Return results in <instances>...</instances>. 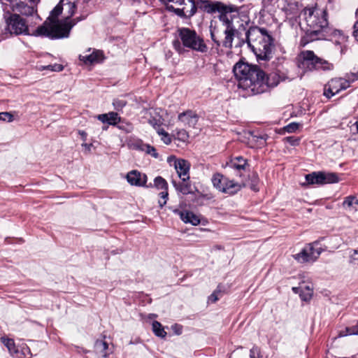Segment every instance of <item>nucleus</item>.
<instances>
[{
	"label": "nucleus",
	"mask_w": 358,
	"mask_h": 358,
	"mask_svg": "<svg viewBox=\"0 0 358 358\" xmlns=\"http://www.w3.org/2000/svg\"><path fill=\"white\" fill-rule=\"evenodd\" d=\"M88 13L78 0H60L43 25L38 27L34 35L61 38L69 36L71 29Z\"/></svg>",
	"instance_id": "1"
},
{
	"label": "nucleus",
	"mask_w": 358,
	"mask_h": 358,
	"mask_svg": "<svg viewBox=\"0 0 358 358\" xmlns=\"http://www.w3.org/2000/svg\"><path fill=\"white\" fill-rule=\"evenodd\" d=\"M300 27L304 31L301 38V44L304 46L315 40H326L329 37L338 38L335 43L341 44L347 40V37L340 31L333 29L329 26L327 12L325 9L317 6L303 8L299 15Z\"/></svg>",
	"instance_id": "2"
},
{
	"label": "nucleus",
	"mask_w": 358,
	"mask_h": 358,
	"mask_svg": "<svg viewBox=\"0 0 358 358\" xmlns=\"http://www.w3.org/2000/svg\"><path fill=\"white\" fill-rule=\"evenodd\" d=\"M233 71L238 80L239 87L248 95L264 93L280 83V77L276 73L266 75L257 66L241 61L234 65Z\"/></svg>",
	"instance_id": "3"
},
{
	"label": "nucleus",
	"mask_w": 358,
	"mask_h": 358,
	"mask_svg": "<svg viewBox=\"0 0 358 358\" xmlns=\"http://www.w3.org/2000/svg\"><path fill=\"white\" fill-rule=\"evenodd\" d=\"M208 11L217 12L220 20L225 27H238L240 30H245L250 23L249 12L245 7L238 8L234 5L215 2L208 5Z\"/></svg>",
	"instance_id": "4"
},
{
	"label": "nucleus",
	"mask_w": 358,
	"mask_h": 358,
	"mask_svg": "<svg viewBox=\"0 0 358 358\" xmlns=\"http://www.w3.org/2000/svg\"><path fill=\"white\" fill-rule=\"evenodd\" d=\"M246 41L258 61H268L272 57L273 40L266 29L250 27L246 32Z\"/></svg>",
	"instance_id": "5"
},
{
	"label": "nucleus",
	"mask_w": 358,
	"mask_h": 358,
	"mask_svg": "<svg viewBox=\"0 0 358 358\" xmlns=\"http://www.w3.org/2000/svg\"><path fill=\"white\" fill-rule=\"evenodd\" d=\"M178 35L184 47L202 53L208 51L203 39L195 31L189 28H180L178 29Z\"/></svg>",
	"instance_id": "6"
},
{
	"label": "nucleus",
	"mask_w": 358,
	"mask_h": 358,
	"mask_svg": "<svg viewBox=\"0 0 358 358\" xmlns=\"http://www.w3.org/2000/svg\"><path fill=\"white\" fill-rule=\"evenodd\" d=\"M299 67L303 71L329 70L331 65L327 61L317 57L311 50L302 51L299 56Z\"/></svg>",
	"instance_id": "7"
},
{
	"label": "nucleus",
	"mask_w": 358,
	"mask_h": 358,
	"mask_svg": "<svg viewBox=\"0 0 358 358\" xmlns=\"http://www.w3.org/2000/svg\"><path fill=\"white\" fill-rule=\"evenodd\" d=\"M20 13H9L5 15L6 30L11 34H29L27 22L20 16Z\"/></svg>",
	"instance_id": "8"
},
{
	"label": "nucleus",
	"mask_w": 358,
	"mask_h": 358,
	"mask_svg": "<svg viewBox=\"0 0 358 358\" xmlns=\"http://www.w3.org/2000/svg\"><path fill=\"white\" fill-rule=\"evenodd\" d=\"M13 12L29 16L36 13V6L40 0H6Z\"/></svg>",
	"instance_id": "9"
},
{
	"label": "nucleus",
	"mask_w": 358,
	"mask_h": 358,
	"mask_svg": "<svg viewBox=\"0 0 358 358\" xmlns=\"http://www.w3.org/2000/svg\"><path fill=\"white\" fill-rule=\"evenodd\" d=\"M317 245V241L306 245L300 252L294 255V258L299 263L315 262L322 252Z\"/></svg>",
	"instance_id": "10"
},
{
	"label": "nucleus",
	"mask_w": 358,
	"mask_h": 358,
	"mask_svg": "<svg viewBox=\"0 0 358 358\" xmlns=\"http://www.w3.org/2000/svg\"><path fill=\"white\" fill-rule=\"evenodd\" d=\"M306 179L309 184H330L336 183L339 181V178L334 173H327L323 171L313 172L306 176Z\"/></svg>",
	"instance_id": "11"
},
{
	"label": "nucleus",
	"mask_w": 358,
	"mask_h": 358,
	"mask_svg": "<svg viewBox=\"0 0 358 358\" xmlns=\"http://www.w3.org/2000/svg\"><path fill=\"white\" fill-rule=\"evenodd\" d=\"M349 87V83L343 78L331 79L324 87V95L327 98H331L334 95L338 94L343 90H345Z\"/></svg>",
	"instance_id": "12"
},
{
	"label": "nucleus",
	"mask_w": 358,
	"mask_h": 358,
	"mask_svg": "<svg viewBox=\"0 0 358 358\" xmlns=\"http://www.w3.org/2000/svg\"><path fill=\"white\" fill-rule=\"evenodd\" d=\"M174 166L178 173V177L182 182L187 181L189 179V163L182 159H176L174 163Z\"/></svg>",
	"instance_id": "13"
},
{
	"label": "nucleus",
	"mask_w": 358,
	"mask_h": 358,
	"mask_svg": "<svg viewBox=\"0 0 358 358\" xmlns=\"http://www.w3.org/2000/svg\"><path fill=\"white\" fill-rule=\"evenodd\" d=\"M91 50L89 49L83 55H80V60L86 64H92L94 63H99L103 59V53L100 50H93L92 52Z\"/></svg>",
	"instance_id": "14"
},
{
	"label": "nucleus",
	"mask_w": 358,
	"mask_h": 358,
	"mask_svg": "<svg viewBox=\"0 0 358 358\" xmlns=\"http://www.w3.org/2000/svg\"><path fill=\"white\" fill-rule=\"evenodd\" d=\"M127 182L135 186H145L147 182V176L138 171H131L127 175Z\"/></svg>",
	"instance_id": "15"
},
{
	"label": "nucleus",
	"mask_w": 358,
	"mask_h": 358,
	"mask_svg": "<svg viewBox=\"0 0 358 358\" xmlns=\"http://www.w3.org/2000/svg\"><path fill=\"white\" fill-rule=\"evenodd\" d=\"M178 214L180 219L185 223H189L194 226H196L200 224V217L192 212L189 211H179Z\"/></svg>",
	"instance_id": "16"
},
{
	"label": "nucleus",
	"mask_w": 358,
	"mask_h": 358,
	"mask_svg": "<svg viewBox=\"0 0 358 358\" xmlns=\"http://www.w3.org/2000/svg\"><path fill=\"white\" fill-rule=\"evenodd\" d=\"M238 27H226L224 31V39L223 41V46L227 48H231L233 45V41Z\"/></svg>",
	"instance_id": "17"
},
{
	"label": "nucleus",
	"mask_w": 358,
	"mask_h": 358,
	"mask_svg": "<svg viewBox=\"0 0 358 358\" xmlns=\"http://www.w3.org/2000/svg\"><path fill=\"white\" fill-rule=\"evenodd\" d=\"M242 188V185L236 182L234 180H231L229 178H227V181L224 184V187L222 188V192L234 194L237 193Z\"/></svg>",
	"instance_id": "18"
},
{
	"label": "nucleus",
	"mask_w": 358,
	"mask_h": 358,
	"mask_svg": "<svg viewBox=\"0 0 358 358\" xmlns=\"http://www.w3.org/2000/svg\"><path fill=\"white\" fill-rule=\"evenodd\" d=\"M97 119L110 125H116L121 120L118 113H102L97 116Z\"/></svg>",
	"instance_id": "19"
},
{
	"label": "nucleus",
	"mask_w": 358,
	"mask_h": 358,
	"mask_svg": "<svg viewBox=\"0 0 358 358\" xmlns=\"http://www.w3.org/2000/svg\"><path fill=\"white\" fill-rule=\"evenodd\" d=\"M108 345L103 340H97L94 343V350L96 354L100 355L102 358H106L109 355L108 352Z\"/></svg>",
	"instance_id": "20"
},
{
	"label": "nucleus",
	"mask_w": 358,
	"mask_h": 358,
	"mask_svg": "<svg viewBox=\"0 0 358 358\" xmlns=\"http://www.w3.org/2000/svg\"><path fill=\"white\" fill-rule=\"evenodd\" d=\"M198 118L199 116L196 113H180L178 115V120L189 127H194L196 124Z\"/></svg>",
	"instance_id": "21"
},
{
	"label": "nucleus",
	"mask_w": 358,
	"mask_h": 358,
	"mask_svg": "<svg viewBox=\"0 0 358 358\" xmlns=\"http://www.w3.org/2000/svg\"><path fill=\"white\" fill-rule=\"evenodd\" d=\"M343 207L350 212H356L358 208V199L355 196H348L345 198Z\"/></svg>",
	"instance_id": "22"
},
{
	"label": "nucleus",
	"mask_w": 358,
	"mask_h": 358,
	"mask_svg": "<svg viewBox=\"0 0 358 358\" xmlns=\"http://www.w3.org/2000/svg\"><path fill=\"white\" fill-rule=\"evenodd\" d=\"M1 341L4 345L7 348L9 353L12 356L18 355L20 350L16 347L15 342L13 339L1 338Z\"/></svg>",
	"instance_id": "23"
},
{
	"label": "nucleus",
	"mask_w": 358,
	"mask_h": 358,
	"mask_svg": "<svg viewBox=\"0 0 358 358\" xmlns=\"http://www.w3.org/2000/svg\"><path fill=\"white\" fill-rule=\"evenodd\" d=\"M226 177L220 173H215L213 176L212 182L213 186L219 191L222 192L224 184L227 181Z\"/></svg>",
	"instance_id": "24"
},
{
	"label": "nucleus",
	"mask_w": 358,
	"mask_h": 358,
	"mask_svg": "<svg viewBox=\"0 0 358 358\" xmlns=\"http://www.w3.org/2000/svg\"><path fill=\"white\" fill-rule=\"evenodd\" d=\"M247 161L242 157H238L231 160L230 166L237 171L245 169Z\"/></svg>",
	"instance_id": "25"
},
{
	"label": "nucleus",
	"mask_w": 358,
	"mask_h": 358,
	"mask_svg": "<svg viewBox=\"0 0 358 358\" xmlns=\"http://www.w3.org/2000/svg\"><path fill=\"white\" fill-rule=\"evenodd\" d=\"M351 335H358V323L350 327H346L338 333L339 337H343Z\"/></svg>",
	"instance_id": "26"
},
{
	"label": "nucleus",
	"mask_w": 358,
	"mask_h": 358,
	"mask_svg": "<svg viewBox=\"0 0 358 358\" xmlns=\"http://www.w3.org/2000/svg\"><path fill=\"white\" fill-rule=\"evenodd\" d=\"M313 288L308 285L302 287L300 292V297L301 300L304 301H309L313 296Z\"/></svg>",
	"instance_id": "27"
},
{
	"label": "nucleus",
	"mask_w": 358,
	"mask_h": 358,
	"mask_svg": "<svg viewBox=\"0 0 358 358\" xmlns=\"http://www.w3.org/2000/svg\"><path fill=\"white\" fill-rule=\"evenodd\" d=\"M152 331L155 334L160 338H165L166 332L164 331L162 325L157 321H155L152 323Z\"/></svg>",
	"instance_id": "28"
},
{
	"label": "nucleus",
	"mask_w": 358,
	"mask_h": 358,
	"mask_svg": "<svg viewBox=\"0 0 358 358\" xmlns=\"http://www.w3.org/2000/svg\"><path fill=\"white\" fill-rule=\"evenodd\" d=\"M173 183L176 189L182 193L183 194H187L192 192L191 185L187 181L183 182L182 183L179 185H177L176 182H173Z\"/></svg>",
	"instance_id": "29"
},
{
	"label": "nucleus",
	"mask_w": 358,
	"mask_h": 358,
	"mask_svg": "<svg viewBox=\"0 0 358 358\" xmlns=\"http://www.w3.org/2000/svg\"><path fill=\"white\" fill-rule=\"evenodd\" d=\"M300 124L297 122H291L284 127L283 128L280 129V134H284L285 133H294L296 131V130L299 129L300 127Z\"/></svg>",
	"instance_id": "30"
},
{
	"label": "nucleus",
	"mask_w": 358,
	"mask_h": 358,
	"mask_svg": "<svg viewBox=\"0 0 358 358\" xmlns=\"http://www.w3.org/2000/svg\"><path fill=\"white\" fill-rule=\"evenodd\" d=\"M154 182L157 188L162 189V191L168 189V184L163 178L158 176L155 179Z\"/></svg>",
	"instance_id": "31"
},
{
	"label": "nucleus",
	"mask_w": 358,
	"mask_h": 358,
	"mask_svg": "<svg viewBox=\"0 0 358 358\" xmlns=\"http://www.w3.org/2000/svg\"><path fill=\"white\" fill-rule=\"evenodd\" d=\"M143 151H144L145 153L150 155L155 158L158 157V153L156 151V149L148 144H145L141 146V148Z\"/></svg>",
	"instance_id": "32"
},
{
	"label": "nucleus",
	"mask_w": 358,
	"mask_h": 358,
	"mask_svg": "<svg viewBox=\"0 0 358 358\" xmlns=\"http://www.w3.org/2000/svg\"><path fill=\"white\" fill-rule=\"evenodd\" d=\"M16 119L17 117L13 113H0V122H11Z\"/></svg>",
	"instance_id": "33"
},
{
	"label": "nucleus",
	"mask_w": 358,
	"mask_h": 358,
	"mask_svg": "<svg viewBox=\"0 0 358 358\" xmlns=\"http://www.w3.org/2000/svg\"><path fill=\"white\" fill-rule=\"evenodd\" d=\"M38 69L40 71L50 70L52 71H60L63 69V67L60 64H55V65L41 66Z\"/></svg>",
	"instance_id": "34"
},
{
	"label": "nucleus",
	"mask_w": 358,
	"mask_h": 358,
	"mask_svg": "<svg viewBox=\"0 0 358 358\" xmlns=\"http://www.w3.org/2000/svg\"><path fill=\"white\" fill-rule=\"evenodd\" d=\"M19 354L20 355L18 356V358H31L32 357L31 350L27 345L22 347Z\"/></svg>",
	"instance_id": "35"
},
{
	"label": "nucleus",
	"mask_w": 358,
	"mask_h": 358,
	"mask_svg": "<svg viewBox=\"0 0 358 358\" xmlns=\"http://www.w3.org/2000/svg\"><path fill=\"white\" fill-rule=\"evenodd\" d=\"M157 133L159 134V135L162 136V141L165 144L168 145V144L171 143V139L169 134L167 132H166L164 129H159L157 130Z\"/></svg>",
	"instance_id": "36"
},
{
	"label": "nucleus",
	"mask_w": 358,
	"mask_h": 358,
	"mask_svg": "<svg viewBox=\"0 0 358 358\" xmlns=\"http://www.w3.org/2000/svg\"><path fill=\"white\" fill-rule=\"evenodd\" d=\"M349 263L352 266L358 265V250H354L349 257Z\"/></svg>",
	"instance_id": "37"
},
{
	"label": "nucleus",
	"mask_w": 358,
	"mask_h": 358,
	"mask_svg": "<svg viewBox=\"0 0 358 358\" xmlns=\"http://www.w3.org/2000/svg\"><path fill=\"white\" fill-rule=\"evenodd\" d=\"M159 195L160 198L162 199V200L159 201V205L161 208H162L164 205H166L167 199H168V196H169L168 190H164V191L161 192L159 194Z\"/></svg>",
	"instance_id": "38"
},
{
	"label": "nucleus",
	"mask_w": 358,
	"mask_h": 358,
	"mask_svg": "<svg viewBox=\"0 0 358 358\" xmlns=\"http://www.w3.org/2000/svg\"><path fill=\"white\" fill-rule=\"evenodd\" d=\"M283 141L288 143L291 145L296 146L299 144L300 138L294 136H287L283 139Z\"/></svg>",
	"instance_id": "39"
},
{
	"label": "nucleus",
	"mask_w": 358,
	"mask_h": 358,
	"mask_svg": "<svg viewBox=\"0 0 358 358\" xmlns=\"http://www.w3.org/2000/svg\"><path fill=\"white\" fill-rule=\"evenodd\" d=\"M176 138L180 141L185 142L188 139V134L185 130H180L177 132Z\"/></svg>",
	"instance_id": "40"
},
{
	"label": "nucleus",
	"mask_w": 358,
	"mask_h": 358,
	"mask_svg": "<svg viewBox=\"0 0 358 358\" xmlns=\"http://www.w3.org/2000/svg\"><path fill=\"white\" fill-rule=\"evenodd\" d=\"M250 358H261L262 357L259 348L255 346L250 350Z\"/></svg>",
	"instance_id": "41"
},
{
	"label": "nucleus",
	"mask_w": 358,
	"mask_h": 358,
	"mask_svg": "<svg viewBox=\"0 0 358 358\" xmlns=\"http://www.w3.org/2000/svg\"><path fill=\"white\" fill-rule=\"evenodd\" d=\"M149 123L153 126L155 128L156 127H159L161 124H163L162 121L161 120V119L159 117V118H157V117H152L151 119L149 120Z\"/></svg>",
	"instance_id": "42"
},
{
	"label": "nucleus",
	"mask_w": 358,
	"mask_h": 358,
	"mask_svg": "<svg viewBox=\"0 0 358 358\" xmlns=\"http://www.w3.org/2000/svg\"><path fill=\"white\" fill-rule=\"evenodd\" d=\"M126 102L122 99H115L113 101V106L117 110H121L122 107L125 105Z\"/></svg>",
	"instance_id": "43"
},
{
	"label": "nucleus",
	"mask_w": 358,
	"mask_h": 358,
	"mask_svg": "<svg viewBox=\"0 0 358 358\" xmlns=\"http://www.w3.org/2000/svg\"><path fill=\"white\" fill-rule=\"evenodd\" d=\"M252 177V182L250 187L254 191H258V188L257 187V185L258 182V176L257 173H253Z\"/></svg>",
	"instance_id": "44"
},
{
	"label": "nucleus",
	"mask_w": 358,
	"mask_h": 358,
	"mask_svg": "<svg viewBox=\"0 0 358 358\" xmlns=\"http://www.w3.org/2000/svg\"><path fill=\"white\" fill-rule=\"evenodd\" d=\"M81 146L84 148V152L85 154H90L92 152V148L93 147V144L83 143Z\"/></svg>",
	"instance_id": "45"
},
{
	"label": "nucleus",
	"mask_w": 358,
	"mask_h": 358,
	"mask_svg": "<svg viewBox=\"0 0 358 358\" xmlns=\"http://www.w3.org/2000/svg\"><path fill=\"white\" fill-rule=\"evenodd\" d=\"M356 17L357 20L354 24L353 36L358 41V9L356 11Z\"/></svg>",
	"instance_id": "46"
},
{
	"label": "nucleus",
	"mask_w": 358,
	"mask_h": 358,
	"mask_svg": "<svg viewBox=\"0 0 358 358\" xmlns=\"http://www.w3.org/2000/svg\"><path fill=\"white\" fill-rule=\"evenodd\" d=\"M218 300L217 292H213L208 298V301L215 303Z\"/></svg>",
	"instance_id": "47"
},
{
	"label": "nucleus",
	"mask_w": 358,
	"mask_h": 358,
	"mask_svg": "<svg viewBox=\"0 0 358 358\" xmlns=\"http://www.w3.org/2000/svg\"><path fill=\"white\" fill-rule=\"evenodd\" d=\"M172 328L177 335H180L182 334V327L176 324Z\"/></svg>",
	"instance_id": "48"
},
{
	"label": "nucleus",
	"mask_w": 358,
	"mask_h": 358,
	"mask_svg": "<svg viewBox=\"0 0 358 358\" xmlns=\"http://www.w3.org/2000/svg\"><path fill=\"white\" fill-rule=\"evenodd\" d=\"M78 134L80 136L81 139L83 140V143H85L87 140V133L84 131L79 130Z\"/></svg>",
	"instance_id": "49"
},
{
	"label": "nucleus",
	"mask_w": 358,
	"mask_h": 358,
	"mask_svg": "<svg viewBox=\"0 0 358 358\" xmlns=\"http://www.w3.org/2000/svg\"><path fill=\"white\" fill-rule=\"evenodd\" d=\"M173 45H174L175 48H176V49L179 52H181V50H182V46H181L180 43V42H178V41H175V42L173 43Z\"/></svg>",
	"instance_id": "50"
},
{
	"label": "nucleus",
	"mask_w": 358,
	"mask_h": 358,
	"mask_svg": "<svg viewBox=\"0 0 358 358\" xmlns=\"http://www.w3.org/2000/svg\"><path fill=\"white\" fill-rule=\"evenodd\" d=\"M302 288V287H292V291L295 293V294H300V292H301V289Z\"/></svg>",
	"instance_id": "51"
},
{
	"label": "nucleus",
	"mask_w": 358,
	"mask_h": 358,
	"mask_svg": "<svg viewBox=\"0 0 358 358\" xmlns=\"http://www.w3.org/2000/svg\"><path fill=\"white\" fill-rule=\"evenodd\" d=\"M210 36H211V38L212 40L215 43H217V45H219V42L215 38V35H214V33L211 31H210Z\"/></svg>",
	"instance_id": "52"
},
{
	"label": "nucleus",
	"mask_w": 358,
	"mask_h": 358,
	"mask_svg": "<svg viewBox=\"0 0 358 358\" xmlns=\"http://www.w3.org/2000/svg\"><path fill=\"white\" fill-rule=\"evenodd\" d=\"M354 358H358V354L355 355Z\"/></svg>",
	"instance_id": "53"
},
{
	"label": "nucleus",
	"mask_w": 358,
	"mask_h": 358,
	"mask_svg": "<svg viewBox=\"0 0 358 358\" xmlns=\"http://www.w3.org/2000/svg\"><path fill=\"white\" fill-rule=\"evenodd\" d=\"M83 352H84L85 353H87L88 351H87V350H83Z\"/></svg>",
	"instance_id": "54"
},
{
	"label": "nucleus",
	"mask_w": 358,
	"mask_h": 358,
	"mask_svg": "<svg viewBox=\"0 0 358 358\" xmlns=\"http://www.w3.org/2000/svg\"><path fill=\"white\" fill-rule=\"evenodd\" d=\"M357 73H358V71H357Z\"/></svg>",
	"instance_id": "55"
}]
</instances>
